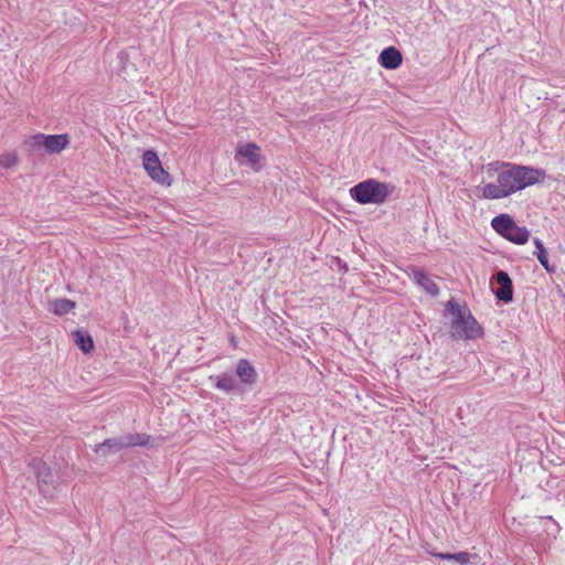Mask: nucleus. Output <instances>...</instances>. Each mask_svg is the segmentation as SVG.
Segmentation results:
<instances>
[{
    "instance_id": "5701e85b",
    "label": "nucleus",
    "mask_w": 565,
    "mask_h": 565,
    "mask_svg": "<svg viewBox=\"0 0 565 565\" xmlns=\"http://www.w3.org/2000/svg\"><path fill=\"white\" fill-rule=\"evenodd\" d=\"M349 192H350L351 196L353 198V188H351Z\"/></svg>"
},
{
    "instance_id": "f8f14e48",
    "label": "nucleus",
    "mask_w": 565,
    "mask_h": 565,
    "mask_svg": "<svg viewBox=\"0 0 565 565\" xmlns=\"http://www.w3.org/2000/svg\"><path fill=\"white\" fill-rule=\"evenodd\" d=\"M412 277L414 281L428 295L437 296L439 294L438 286L424 271L414 269Z\"/></svg>"
},
{
    "instance_id": "f3484780",
    "label": "nucleus",
    "mask_w": 565,
    "mask_h": 565,
    "mask_svg": "<svg viewBox=\"0 0 565 565\" xmlns=\"http://www.w3.org/2000/svg\"><path fill=\"white\" fill-rule=\"evenodd\" d=\"M533 243L536 247V250L534 252V255L539 259L540 264L547 270L553 271V268L550 266L546 248L544 247L543 243L539 238H534Z\"/></svg>"
},
{
    "instance_id": "6e6552de",
    "label": "nucleus",
    "mask_w": 565,
    "mask_h": 565,
    "mask_svg": "<svg viewBox=\"0 0 565 565\" xmlns=\"http://www.w3.org/2000/svg\"><path fill=\"white\" fill-rule=\"evenodd\" d=\"M237 156L246 158V163L255 171H259L260 166V153L259 147L254 143L238 145L236 149Z\"/></svg>"
},
{
    "instance_id": "ddd939ff",
    "label": "nucleus",
    "mask_w": 565,
    "mask_h": 565,
    "mask_svg": "<svg viewBox=\"0 0 565 565\" xmlns=\"http://www.w3.org/2000/svg\"><path fill=\"white\" fill-rule=\"evenodd\" d=\"M236 373L243 383L253 384L256 381V371L245 359L238 361Z\"/></svg>"
},
{
    "instance_id": "0eeeda50",
    "label": "nucleus",
    "mask_w": 565,
    "mask_h": 565,
    "mask_svg": "<svg viewBox=\"0 0 565 565\" xmlns=\"http://www.w3.org/2000/svg\"><path fill=\"white\" fill-rule=\"evenodd\" d=\"M33 146L44 148L47 153H58L66 148L70 140L67 135H35L32 137Z\"/></svg>"
},
{
    "instance_id": "1a4fd4ad",
    "label": "nucleus",
    "mask_w": 565,
    "mask_h": 565,
    "mask_svg": "<svg viewBox=\"0 0 565 565\" xmlns=\"http://www.w3.org/2000/svg\"><path fill=\"white\" fill-rule=\"evenodd\" d=\"M494 280L499 285L494 291L495 297L503 302H510L513 298V291L512 280L508 273L503 270L498 271L494 276Z\"/></svg>"
},
{
    "instance_id": "f03ea898",
    "label": "nucleus",
    "mask_w": 565,
    "mask_h": 565,
    "mask_svg": "<svg viewBox=\"0 0 565 565\" xmlns=\"http://www.w3.org/2000/svg\"><path fill=\"white\" fill-rule=\"evenodd\" d=\"M446 313L450 317V333L455 339L475 340L483 334L481 326L465 303L451 299L446 305Z\"/></svg>"
},
{
    "instance_id": "dca6fc26",
    "label": "nucleus",
    "mask_w": 565,
    "mask_h": 565,
    "mask_svg": "<svg viewBox=\"0 0 565 565\" xmlns=\"http://www.w3.org/2000/svg\"><path fill=\"white\" fill-rule=\"evenodd\" d=\"M122 439L125 443V448H130L136 446H147L150 441V436L145 433L126 434L122 435Z\"/></svg>"
},
{
    "instance_id": "4468645a",
    "label": "nucleus",
    "mask_w": 565,
    "mask_h": 565,
    "mask_svg": "<svg viewBox=\"0 0 565 565\" xmlns=\"http://www.w3.org/2000/svg\"><path fill=\"white\" fill-rule=\"evenodd\" d=\"M73 341L84 352L89 353L94 349L90 334L84 330H76L72 333Z\"/></svg>"
},
{
    "instance_id": "4be33fe9",
    "label": "nucleus",
    "mask_w": 565,
    "mask_h": 565,
    "mask_svg": "<svg viewBox=\"0 0 565 565\" xmlns=\"http://www.w3.org/2000/svg\"><path fill=\"white\" fill-rule=\"evenodd\" d=\"M347 539H348V536L340 535V536H338L337 542H338V544L340 545V544H341V542H342V541H344V540H347Z\"/></svg>"
},
{
    "instance_id": "a211bd4d",
    "label": "nucleus",
    "mask_w": 565,
    "mask_h": 565,
    "mask_svg": "<svg viewBox=\"0 0 565 565\" xmlns=\"http://www.w3.org/2000/svg\"><path fill=\"white\" fill-rule=\"evenodd\" d=\"M216 387L230 392L236 387V381L234 376L230 374H222L217 377Z\"/></svg>"
},
{
    "instance_id": "6ab92c4d",
    "label": "nucleus",
    "mask_w": 565,
    "mask_h": 565,
    "mask_svg": "<svg viewBox=\"0 0 565 565\" xmlns=\"http://www.w3.org/2000/svg\"><path fill=\"white\" fill-rule=\"evenodd\" d=\"M18 156L14 152H7L0 156V166L4 168H12L18 163Z\"/></svg>"
},
{
    "instance_id": "f257e3e1",
    "label": "nucleus",
    "mask_w": 565,
    "mask_h": 565,
    "mask_svg": "<svg viewBox=\"0 0 565 565\" xmlns=\"http://www.w3.org/2000/svg\"><path fill=\"white\" fill-rule=\"evenodd\" d=\"M483 185H478L476 192L482 199L500 200L516 193L527 186L540 183L545 179V171L539 168L513 164L504 161H493L481 167Z\"/></svg>"
},
{
    "instance_id": "2eb2a0df",
    "label": "nucleus",
    "mask_w": 565,
    "mask_h": 565,
    "mask_svg": "<svg viewBox=\"0 0 565 565\" xmlns=\"http://www.w3.org/2000/svg\"><path fill=\"white\" fill-rule=\"evenodd\" d=\"M76 307L75 301L71 299H56L49 302V309L56 316H64Z\"/></svg>"
},
{
    "instance_id": "423d86ee",
    "label": "nucleus",
    "mask_w": 565,
    "mask_h": 565,
    "mask_svg": "<svg viewBox=\"0 0 565 565\" xmlns=\"http://www.w3.org/2000/svg\"><path fill=\"white\" fill-rule=\"evenodd\" d=\"M142 164L148 175L154 182L170 184V174L163 169L161 161L154 151L147 150L143 153Z\"/></svg>"
},
{
    "instance_id": "9b49d317",
    "label": "nucleus",
    "mask_w": 565,
    "mask_h": 565,
    "mask_svg": "<svg viewBox=\"0 0 565 565\" xmlns=\"http://www.w3.org/2000/svg\"><path fill=\"white\" fill-rule=\"evenodd\" d=\"M380 64L387 70H395L402 64V54L394 47H386L379 57Z\"/></svg>"
},
{
    "instance_id": "412c9836",
    "label": "nucleus",
    "mask_w": 565,
    "mask_h": 565,
    "mask_svg": "<svg viewBox=\"0 0 565 565\" xmlns=\"http://www.w3.org/2000/svg\"><path fill=\"white\" fill-rule=\"evenodd\" d=\"M429 553L438 558L452 561V554H450V553H435V552H429Z\"/></svg>"
},
{
    "instance_id": "39448f33",
    "label": "nucleus",
    "mask_w": 565,
    "mask_h": 565,
    "mask_svg": "<svg viewBox=\"0 0 565 565\" xmlns=\"http://www.w3.org/2000/svg\"><path fill=\"white\" fill-rule=\"evenodd\" d=\"M29 466L36 477L40 492L45 497H51L53 494L52 491L56 488V482L50 467L38 458L32 459Z\"/></svg>"
},
{
    "instance_id": "9d476101",
    "label": "nucleus",
    "mask_w": 565,
    "mask_h": 565,
    "mask_svg": "<svg viewBox=\"0 0 565 565\" xmlns=\"http://www.w3.org/2000/svg\"><path fill=\"white\" fill-rule=\"evenodd\" d=\"M122 449H126L122 436L105 439L95 446V452L103 457L121 451Z\"/></svg>"
},
{
    "instance_id": "7ed1b4c3",
    "label": "nucleus",
    "mask_w": 565,
    "mask_h": 565,
    "mask_svg": "<svg viewBox=\"0 0 565 565\" xmlns=\"http://www.w3.org/2000/svg\"><path fill=\"white\" fill-rule=\"evenodd\" d=\"M492 228L505 239L523 245L530 238V232L524 226H519L508 214H501L492 218Z\"/></svg>"
},
{
    "instance_id": "20e7f679",
    "label": "nucleus",
    "mask_w": 565,
    "mask_h": 565,
    "mask_svg": "<svg viewBox=\"0 0 565 565\" xmlns=\"http://www.w3.org/2000/svg\"><path fill=\"white\" fill-rule=\"evenodd\" d=\"M388 195L387 185L370 179L355 185V201L381 204Z\"/></svg>"
},
{
    "instance_id": "aec40b11",
    "label": "nucleus",
    "mask_w": 565,
    "mask_h": 565,
    "mask_svg": "<svg viewBox=\"0 0 565 565\" xmlns=\"http://www.w3.org/2000/svg\"><path fill=\"white\" fill-rule=\"evenodd\" d=\"M471 555L468 552H459L452 554V561L460 565H466L470 563Z\"/></svg>"
}]
</instances>
